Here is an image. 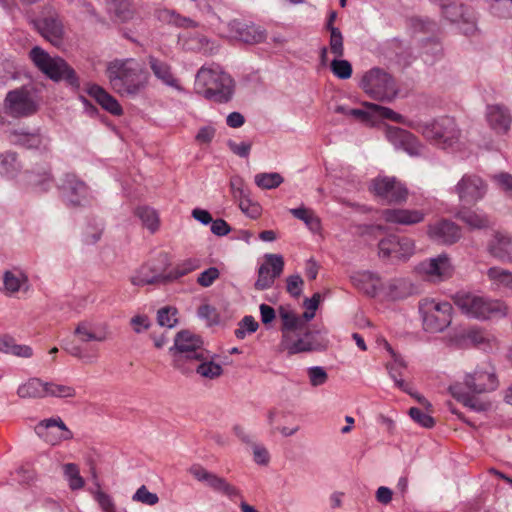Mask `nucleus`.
Segmentation results:
<instances>
[{"label":"nucleus","mask_w":512,"mask_h":512,"mask_svg":"<svg viewBox=\"0 0 512 512\" xmlns=\"http://www.w3.org/2000/svg\"><path fill=\"white\" fill-rule=\"evenodd\" d=\"M110 86L121 97L134 98L143 92L150 75L143 64L134 58L114 59L106 68Z\"/></svg>","instance_id":"obj_1"},{"label":"nucleus","mask_w":512,"mask_h":512,"mask_svg":"<svg viewBox=\"0 0 512 512\" xmlns=\"http://www.w3.org/2000/svg\"><path fill=\"white\" fill-rule=\"evenodd\" d=\"M235 86L234 79L215 64L202 66L197 71L194 83L199 95L218 104H226L233 99Z\"/></svg>","instance_id":"obj_2"},{"label":"nucleus","mask_w":512,"mask_h":512,"mask_svg":"<svg viewBox=\"0 0 512 512\" xmlns=\"http://www.w3.org/2000/svg\"><path fill=\"white\" fill-rule=\"evenodd\" d=\"M497 384L495 368L489 363H484L466 373L463 382L451 385L449 392L464 405L474 408L471 396L492 391Z\"/></svg>","instance_id":"obj_3"},{"label":"nucleus","mask_w":512,"mask_h":512,"mask_svg":"<svg viewBox=\"0 0 512 512\" xmlns=\"http://www.w3.org/2000/svg\"><path fill=\"white\" fill-rule=\"evenodd\" d=\"M453 302L466 317L482 321L504 317L508 311L500 300L472 292L456 293Z\"/></svg>","instance_id":"obj_4"},{"label":"nucleus","mask_w":512,"mask_h":512,"mask_svg":"<svg viewBox=\"0 0 512 512\" xmlns=\"http://www.w3.org/2000/svg\"><path fill=\"white\" fill-rule=\"evenodd\" d=\"M170 352L173 356V366L184 374L193 372L194 362L205 358L202 339L188 330L176 334Z\"/></svg>","instance_id":"obj_5"},{"label":"nucleus","mask_w":512,"mask_h":512,"mask_svg":"<svg viewBox=\"0 0 512 512\" xmlns=\"http://www.w3.org/2000/svg\"><path fill=\"white\" fill-rule=\"evenodd\" d=\"M29 55L35 66L49 79L55 82L64 80L73 87H79L76 72L63 58L51 57L39 46L33 47Z\"/></svg>","instance_id":"obj_6"},{"label":"nucleus","mask_w":512,"mask_h":512,"mask_svg":"<svg viewBox=\"0 0 512 512\" xmlns=\"http://www.w3.org/2000/svg\"><path fill=\"white\" fill-rule=\"evenodd\" d=\"M327 335L328 333L325 329H303L281 339L280 345L290 355L320 351L326 349L329 344Z\"/></svg>","instance_id":"obj_7"},{"label":"nucleus","mask_w":512,"mask_h":512,"mask_svg":"<svg viewBox=\"0 0 512 512\" xmlns=\"http://www.w3.org/2000/svg\"><path fill=\"white\" fill-rule=\"evenodd\" d=\"M419 311L423 328L427 332H441L452 322L453 307L447 301L424 299L420 302Z\"/></svg>","instance_id":"obj_8"},{"label":"nucleus","mask_w":512,"mask_h":512,"mask_svg":"<svg viewBox=\"0 0 512 512\" xmlns=\"http://www.w3.org/2000/svg\"><path fill=\"white\" fill-rule=\"evenodd\" d=\"M39 34L54 46L62 44L65 37L63 20L57 9L51 5L44 6L39 15L32 20Z\"/></svg>","instance_id":"obj_9"},{"label":"nucleus","mask_w":512,"mask_h":512,"mask_svg":"<svg viewBox=\"0 0 512 512\" xmlns=\"http://www.w3.org/2000/svg\"><path fill=\"white\" fill-rule=\"evenodd\" d=\"M58 189L65 204L71 208L84 207L93 200L90 188L73 173L64 175Z\"/></svg>","instance_id":"obj_10"},{"label":"nucleus","mask_w":512,"mask_h":512,"mask_svg":"<svg viewBox=\"0 0 512 512\" xmlns=\"http://www.w3.org/2000/svg\"><path fill=\"white\" fill-rule=\"evenodd\" d=\"M3 109L7 115L13 118L28 117L37 112L38 103L29 89L21 87L6 94Z\"/></svg>","instance_id":"obj_11"},{"label":"nucleus","mask_w":512,"mask_h":512,"mask_svg":"<svg viewBox=\"0 0 512 512\" xmlns=\"http://www.w3.org/2000/svg\"><path fill=\"white\" fill-rule=\"evenodd\" d=\"M369 190L374 196L388 204L404 203L409 195L408 188L404 183L389 176H379L373 179Z\"/></svg>","instance_id":"obj_12"},{"label":"nucleus","mask_w":512,"mask_h":512,"mask_svg":"<svg viewBox=\"0 0 512 512\" xmlns=\"http://www.w3.org/2000/svg\"><path fill=\"white\" fill-rule=\"evenodd\" d=\"M362 87L366 93L383 101H391L398 94V89L391 76L378 69L371 70L364 76Z\"/></svg>","instance_id":"obj_13"},{"label":"nucleus","mask_w":512,"mask_h":512,"mask_svg":"<svg viewBox=\"0 0 512 512\" xmlns=\"http://www.w3.org/2000/svg\"><path fill=\"white\" fill-rule=\"evenodd\" d=\"M34 430L43 441L52 446H57L61 442L69 441L74 437L73 432L59 416L39 421Z\"/></svg>","instance_id":"obj_14"},{"label":"nucleus","mask_w":512,"mask_h":512,"mask_svg":"<svg viewBox=\"0 0 512 512\" xmlns=\"http://www.w3.org/2000/svg\"><path fill=\"white\" fill-rule=\"evenodd\" d=\"M191 475L200 482H204L213 491L220 493L230 500L241 497L240 491L226 481V479L207 471L200 465H194L190 468Z\"/></svg>","instance_id":"obj_15"},{"label":"nucleus","mask_w":512,"mask_h":512,"mask_svg":"<svg viewBox=\"0 0 512 512\" xmlns=\"http://www.w3.org/2000/svg\"><path fill=\"white\" fill-rule=\"evenodd\" d=\"M414 241L408 238L388 237L379 243V256L383 259L406 260L414 254Z\"/></svg>","instance_id":"obj_16"},{"label":"nucleus","mask_w":512,"mask_h":512,"mask_svg":"<svg viewBox=\"0 0 512 512\" xmlns=\"http://www.w3.org/2000/svg\"><path fill=\"white\" fill-rule=\"evenodd\" d=\"M284 269L283 257L279 254H267L265 262L258 269V278L255 282V289L267 290L271 288Z\"/></svg>","instance_id":"obj_17"},{"label":"nucleus","mask_w":512,"mask_h":512,"mask_svg":"<svg viewBox=\"0 0 512 512\" xmlns=\"http://www.w3.org/2000/svg\"><path fill=\"white\" fill-rule=\"evenodd\" d=\"M425 133L444 147L451 146L459 139L455 121L450 117H442L428 124L425 127Z\"/></svg>","instance_id":"obj_18"},{"label":"nucleus","mask_w":512,"mask_h":512,"mask_svg":"<svg viewBox=\"0 0 512 512\" xmlns=\"http://www.w3.org/2000/svg\"><path fill=\"white\" fill-rule=\"evenodd\" d=\"M419 272L433 282H441L452 276L454 267L450 258L445 255L430 258L418 265Z\"/></svg>","instance_id":"obj_19"},{"label":"nucleus","mask_w":512,"mask_h":512,"mask_svg":"<svg viewBox=\"0 0 512 512\" xmlns=\"http://www.w3.org/2000/svg\"><path fill=\"white\" fill-rule=\"evenodd\" d=\"M455 191L463 205L475 203L486 191L483 181L475 175H465L455 186Z\"/></svg>","instance_id":"obj_20"},{"label":"nucleus","mask_w":512,"mask_h":512,"mask_svg":"<svg viewBox=\"0 0 512 512\" xmlns=\"http://www.w3.org/2000/svg\"><path fill=\"white\" fill-rule=\"evenodd\" d=\"M227 36L247 44L261 43L266 39V33L259 26L232 20L227 24Z\"/></svg>","instance_id":"obj_21"},{"label":"nucleus","mask_w":512,"mask_h":512,"mask_svg":"<svg viewBox=\"0 0 512 512\" xmlns=\"http://www.w3.org/2000/svg\"><path fill=\"white\" fill-rule=\"evenodd\" d=\"M2 283L0 291L10 297L19 292H28L30 289L28 274L16 266L3 272Z\"/></svg>","instance_id":"obj_22"},{"label":"nucleus","mask_w":512,"mask_h":512,"mask_svg":"<svg viewBox=\"0 0 512 512\" xmlns=\"http://www.w3.org/2000/svg\"><path fill=\"white\" fill-rule=\"evenodd\" d=\"M81 342H105L111 338V331L106 323L81 321L74 330Z\"/></svg>","instance_id":"obj_23"},{"label":"nucleus","mask_w":512,"mask_h":512,"mask_svg":"<svg viewBox=\"0 0 512 512\" xmlns=\"http://www.w3.org/2000/svg\"><path fill=\"white\" fill-rule=\"evenodd\" d=\"M134 286H145L156 283H167V273H164V268L159 267L151 262L145 263L140 266L130 278Z\"/></svg>","instance_id":"obj_24"},{"label":"nucleus","mask_w":512,"mask_h":512,"mask_svg":"<svg viewBox=\"0 0 512 512\" xmlns=\"http://www.w3.org/2000/svg\"><path fill=\"white\" fill-rule=\"evenodd\" d=\"M382 218L391 225H414L424 220V213L417 209L390 208L382 212Z\"/></svg>","instance_id":"obj_25"},{"label":"nucleus","mask_w":512,"mask_h":512,"mask_svg":"<svg viewBox=\"0 0 512 512\" xmlns=\"http://www.w3.org/2000/svg\"><path fill=\"white\" fill-rule=\"evenodd\" d=\"M354 118L359 119L363 123L374 125L381 118L391 119L396 122H402L403 116L394 112L388 107L376 104H368L366 110H354Z\"/></svg>","instance_id":"obj_26"},{"label":"nucleus","mask_w":512,"mask_h":512,"mask_svg":"<svg viewBox=\"0 0 512 512\" xmlns=\"http://www.w3.org/2000/svg\"><path fill=\"white\" fill-rule=\"evenodd\" d=\"M279 318L281 320V339L286 338L295 332L302 331L308 321H305L303 314L299 316L291 308L280 306L278 309Z\"/></svg>","instance_id":"obj_27"},{"label":"nucleus","mask_w":512,"mask_h":512,"mask_svg":"<svg viewBox=\"0 0 512 512\" xmlns=\"http://www.w3.org/2000/svg\"><path fill=\"white\" fill-rule=\"evenodd\" d=\"M180 40L185 50L200 52L204 55H213L218 52V45L202 34L183 35Z\"/></svg>","instance_id":"obj_28"},{"label":"nucleus","mask_w":512,"mask_h":512,"mask_svg":"<svg viewBox=\"0 0 512 512\" xmlns=\"http://www.w3.org/2000/svg\"><path fill=\"white\" fill-rule=\"evenodd\" d=\"M46 380L40 377H30L19 384L17 396L22 400H37L46 398Z\"/></svg>","instance_id":"obj_29"},{"label":"nucleus","mask_w":512,"mask_h":512,"mask_svg":"<svg viewBox=\"0 0 512 512\" xmlns=\"http://www.w3.org/2000/svg\"><path fill=\"white\" fill-rule=\"evenodd\" d=\"M428 235L431 239L437 242L450 244L459 238L460 231L454 223L440 221L429 225Z\"/></svg>","instance_id":"obj_30"},{"label":"nucleus","mask_w":512,"mask_h":512,"mask_svg":"<svg viewBox=\"0 0 512 512\" xmlns=\"http://www.w3.org/2000/svg\"><path fill=\"white\" fill-rule=\"evenodd\" d=\"M12 142L28 149L48 150L51 139L48 135L37 131L35 133L14 132Z\"/></svg>","instance_id":"obj_31"},{"label":"nucleus","mask_w":512,"mask_h":512,"mask_svg":"<svg viewBox=\"0 0 512 512\" xmlns=\"http://www.w3.org/2000/svg\"><path fill=\"white\" fill-rule=\"evenodd\" d=\"M87 93L109 113L116 116L123 113V109L119 102L101 86L92 84L87 88Z\"/></svg>","instance_id":"obj_32"},{"label":"nucleus","mask_w":512,"mask_h":512,"mask_svg":"<svg viewBox=\"0 0 512 512\" xmlns=\"http://www.w3.org/2000/svg\"><path fill=\"white\" fill-rule=\"evenodd\" d=\"M148 64L154 76L164 85L181 90L179 81L172 73L171 66L168 63L154 56H149Z\"/></svg>","instance_id":"obj_33"},{"label":"nucleus","mask_w":512,"mask_h":512,"mask_svg":"<svg viewBox=\"0 0 512 512\" xmlns=\"http://www.w3.org/2000/svg\"><path fill=\"white\" fill-rule=\"evenodd\" d=\"M154 16L162 23L173 25L179 28H196L198 23L190 17L180 15L175 10L159 8L154 12Z\"/></svg>","instance_id":"obj_34"},{"label":"nucleus","mask_w":512,"mask_h":512,"mask_svg":"<svg viewBox=\"0 0 512 512\" xmlns=\"http://www.w3.org/2000/svg\"><path fill=\"white\" fill-rule=\"evenodd\" d=\"M388 137L396 147L403 148L410 155L418 154L419 145L415 137L408 131L399 128H389Z\"/></svg>","instance_id":"obj_35"},{"label":"nucleus","mask_w":512,"mask_h":512,"mask_svg":"<svg viewBox=\"0 0 512 512\" xmlns=\"http://www.w3.org/2000/svg\"><path fill=\"white\" fill-rule=\"evenodd\" d=\"M487 119L492 129L499 133L506 132L511 124L509 113L499 105L488 107Z\"/></svg>","instance_id":"obj_36"},{"label":"nucleus","mask_w":512,"mask_h":512,"mask_svg":"<svg viewBox=\"0 0 512 512\" xmlns=\"http://www.w3.org/2000/svg\"><path fill=\"white\" fill-rule=\"evenodd\" d=\"M27 181L39 192L48 191L54 184V179L48 166L35 168L28 172Z\"/></svg>","instance_id":"obj_37"},{"label":"nucleus","mask_w":512,"mask_h":512,"mask_svg":"<svg viewBox=\"0 0 512 512\" xmlns=\"http://www.w3.org/2000/svg\"><path fill=\"white\" fill-rule=\"evenodd\" d=\"M0 352L21 358H30L33 356L32 347L17 344L14 337L8 334L0 335Z\"/></svg>","instance_id":"obj_38"},{"label":"nucleus","mask_w":512,"mask_h":512,"mask_svg":"<svg viewBox=\"0 0 512 512\" xmlns=\"http://www.w3.org/2000/svg\"><path fill=\"white\" fill-rule=\"evenodd\" d=\"M415 292L413 283L407 279H393L385 286V295L390 299H403Z\"/></svg>","instance_id":"obj_39"},{"label":"nucleus","mask_w":512,"mask_h":512,"mask_svg":"<svg viewBox=\"0 0 512 512\" xmlns=\"http://www.w3.org/2000/svg\"><path fill=\"white\" fill-rule=\"evenodd\" d=\"M357 287L364 294L374 297L383 289V283L376 275L363 272L357 277Z\"/></svg>","instance_id":"obj_40"},{"label":"nucleus","mask_w":512,"mask_h":512,"mask_svg":"<svg viewBox=\"0 0 512 512\" xmlns=\"http://www.w3.org/2000/svg\"><path fill=\"white\" fill-rule=\"evenodd\" d=\"M46 398L69 399L77 395L76 388L72 385L56 380L46 381Z\"/></svg>","instance_id":"obj_41"},{"label":"nucleus","mask_w":512,"mask_h":512,"mask_svg":"<svg viewBox=\"0 0 512 512\" xmlns=\"http://www.w3.org/2000/svg\"><path fill=\"white\" fill-rule=\"evenodd\" d=\"M289 212L296 219L303 221L306 227L313 233L320 231L321 222L313 210L306 208L305 206H300L297 208H291Z\"/></svg>","instance_id":"obj_42"},{"label":"nucleus","mask_w":512,"mask_h":512,"mask_svg":"<svg viewBox=\"0 0 512 512\" xmlns=\"http://www.w3.org/2000/svg\"><path fill=\"white\" fill-rule=\"evenodd\" d=\"M209 359L210 355L205 350V358L194 362V371L204 378L214 379L223 373V368L220 364L210 361Z\"/></svg>","instance_id":"obj_43"},{"label":"nucleus","mask_w":512,"mask_h":512,"mask_svg":"<svg viewBox=\"0 0 512 512\" xmlns=\"http://www.w3.org/2000/svg\"><path fill=\"white\" fill-rule=\"evenodd\" d=\"M107 10L118 21L126 22L133 17L130 0H106Z\"/></svg>","instance_id":"obj_44"},{"label":"nucleus","mask_w":512,"mask_h":512,"mask_svg":"<svg viewBox=\"0 0 512 512\" xmlns=\"http://www.w3.org/2000/svg\"><path fill=\"white\" fill-rule=\"evenodd\" d=\"M21 168L22 165L16 153L6 152L0 154V175L13 178L20 172Z\"/></svg>","instance_id":"obj_45"},{"label":"nucleus","mask_w":512,"mask_h":512,"mask_svg":"<svg viewBox=\"0 0 512 512\" xmlns=\"http://www.w3.org/2000/svg\"><path fill=\"white\" fill-rule=\"evenodd\" d=\"M200 265L201 262L197 258H187L182 260L174 267V269L167 273L168 282L189 274L190 272L198 269Z\"/></svg>","instance_id":"obj_46"},{"label":"nucleus","mask_w":512,"mask_h":512,"mask_svg":"<svg viewBox=\"0 0 512 512\" xmlns=\"http://www.w3.org/2000/svg\"><path fill=\"white\" fill-rule=\"evenodd\" d=\"M63 474L71 490H79L84 487L85 481L80 475L79 467L76 464H64Z\"/></svg>","instance_id":"obj_47"},{"label":"nucleus","mask_w":512,"mask_h":512,"mask_svg":"<svg viewBox=\"0 0 512 512\" xmlns=\"http://www.w3.org/2000/svg\"><path fill=\"white\" fill-rule=\"evenodd\" d=\"M487 275L494 285L512 290V272L500 267H492L487 271Z\"/></svg>","instance_id":"obj_48"},{"label":"nucleus","mask_w":512,"mask_h":512,"mask_svg":"<svg viewBox=\"0 0 512 512\" xmlns=\"http://www.w3.org/2000/svg\"><path fill=\"white\" fill-rule=\"evenodd\" d=\"M254 182L261 189H275L284 182V178L277 172L258 173Z\"/></svg>","instance_id":"obj_49"},{"label":"nucleus","mask_w":512,"mask_h":512,"mask_svg":"<svg viewBox=\"0 0 512 512\" xmlns=\"http://www.w3.org/2000/svg\"><path fill=\"white\" fill-rule=\"evenodd\" d=\"M467 338L480 348L492 349L497 346V340L494 336L480 330H470L467 332Z\"/></svg>","instance_id":"obj_50"},{"label":"nucleus","mask_w":512,"mask_h":512,"mask_svg":"<svg viewBox=\"0 0 512 512\" xmlns=\"http://www.w3.org/2000/svg\"><path fill=\"white\" fill-rule=\"evenodd\" d=\"M491 250L494 256L502 260H512V238L507 236L498 237Z\"/></svg>","instance_id":"obj_51"},{"label":"nucleus","mask_w":512,"mask_h":512,"mask_svg":"<svg viewBox=\"0 0 512 512\" xmlns=\"http://www.w3.org/2000/svg\"><path fill=\"white\" fill-rule=\"evenodd\" d=\"M459 217L471 229L487 228L490 223L486 216H484L476 211H469V210L461 211L459 213Z\"/></svg>","instance_id":"obj_52"},{"label":"nucleus","mask_w":512,"mask_h":512,"mask_svg":"<svg viewBox=\"0 0 512 512\" xmlns=\"http://www.w3.org/2000/svg\"><path fill=\"white\" fill-rule=\"evenodd\" d=\"M136 215L141 219L143 225L151 232H155L159 227V217L157 212L150 207H139Z\"/></svg>","instance_id":"obj_53"},{"label":"nucleus","mask_w":512,"mask_h":512,"mask_svg":"<svg viewBox=\"0 0 512 512\" xmlns=\"http://www.w3.org/2000/svg\"><path fill=\"white\" fill-rule=\"evenodd\" d=\"M176 315V308L163 307L157 312V322L162 327L173 328L178 322Z\"/></svg>","instance_id":"obj_54"},{"label":"nucleus","mask_w":512,"mask_h":512,"mask_svg":"<svg viewBox=\"0 0 512 512\" xmlns=\"http://www.w3.org/2000/svg\"><path fill=\"white\" fill-rule=\"evenodd\" d=\"M132 500L148 506H154L159 502V497L156 493L150 492L145 485H142L133 494Z\"/></svg>","instance_id":"obj_55"},{"label":"nucleus","mask_w":512,"mask_h":512,"mask_svg":"<svg viewBox=\"0 0 512 512\" xmlns=\"http://www.w3.org/2000/svg\"><path fill=\"white\" fill-rule=\"evenodd\" d=\"M259 327L254 317L247 315L239 323V327L235 330V336L238 339H244L247 333H254Z\"/></svg>","instance_id":"obj_56"},{"label":"nucleus","mask_w":512,"mask_h":512,"mask_svg":"<svg viewBox=\"0 0 512 512\" xmlns=\"http://www.w3.org/2000/svg\"><path fill=\"white\" fill-rule=\"evenodd\" d=\"M230 190L235 201L250 195V191L246 188L243 178L238 175L231 177Z\"/></svg>","instance_id":"obj_57"},{"label":"nucleus","mask_w":512,"mask_h":512,"mask_svg":"<svg viewBox=\"0 0 512 512\" xmlns=\"http://www.w3.org/2000/svg\"><path fill=\"white\" fill-rule=\"evenodd\" d=\"M238 202L240 210L248 217L255 219L261 214V206L251 200L250 195L240 199Z\"/></svg>","instance_id":"obj_58"},{"label":"nucleus","mask_w":512,"mask_h":512,"mask_svg":"<svg viewBox=\"0 0 512 512\" xmlns=\"http://www.w3.org/2000/svg\"><path fill=\"white\" fill-rule=\"evenodd\" d=\"M329 45L331 52L338 58L343 56V37L338 28L329 30Z\"/></svg>","instance_id":"obj_59"},{"label":"nucleus","mask_w":512,"mask_h":512,"mask_svg":"<svg viewBox=\"0 0 512 512\" xmlns=\"http://www.w3.org/2000/svg\"><path fill=\"white\" fill-rule=\"evenodd\" d=\"M331 70L340 79H347L351 76L352 66L347 60L334 59L331 63Z\"/></svg>","instance_id":"obj_60"},{"label":"nucleus","mask_w":512,"mask_h":512,"mask_svg":"<svg viewBox=\"0 0 512 512\" xmlns=\"http://www.w3.org/2000/svg\"><path fill=\"white\" fill-rule=\"evenodd\" d=\"M303 286L304 281L298 274L291 275L286 279V290L293 298H298L302 294Z\"/></svg>","instance_id":"obj_61"},{"label":"nucleus","mask_w":512,"mask_h":512,"mask_svg":"<svg viewBox=\"0 0 512 512\" xmlns=\"http://www.w3.org/2000/svg\"><path fill=\"white\" fill-rule=\"evenodd\" d=\"M321 299L322 296L320 293H314L311 298H306L304 300L303 305L306 311L303 313V318L305 321H310L314 318Z\"/></svg>","instance_id":"obj_62"},{"label":"nucleus","mask_w":512,"mask_h":512,"mask_svg":"<svg viewBox=\"0 0 512 512\" xmlns=\"http://www.w3.org/2000/svg\"><path fill=\"white\" fill-rule=\"evenodd\" d=\"M307 372L310 384L314 387L325 384L328 379V375L323 367L313 366L308 368Z\"/></svg>","instance_id":"obj_63"},{"label":"nucleus","mask_w":512,"mask_h":512,"mask_svg":"<svg viewBox=\"0 0 512 512\" xmlns=\"http://www.w3.org/2000/svg\"><path fill=\"white\" fill-rule=\"evenodd\" d=\"M95 500L103 512H117L114 500L109 494L97 491L95 493Z\"/></svg>","instance_id":"obj_64"}]
</instances>
